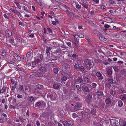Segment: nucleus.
Here are the masks:
<instances>
[{
  "mask_svg": "<svg viewBox=\"0 0 126 126\" xmlns=\"http://www.w3.org/2000/svg\"><path fill=\"white\" fill-rule=\"evenodd\" d=\"M84 62L87 68H91L92 63H93L92 60L89 59H86L84 60Z\"/></svg>",
  "mask_w": 126,
  "mask_h": 126,
  "instance_id": "1",
  "label": "nucleus"
},
{
  "mask_svg": "<svg viewBox=\"0 0 126 126\" xmlns=\"http://www.w3.org/2000/svg\"><path fill=\"white\" fill-rule=\"evenodd\" d=\"M106 73L109 77L111 78L112 77V69H108Z\"/></svg>",
  "mask_w": 126,
  "mask_h": 126,
  "instance_id": "2",
  "label": "nucleus"
},
{
  "mask_svg": "<svg viewBox=\"0 0 126 126\" xmlns=\"http://www.w3.org/2000/svg\"><path fill=\"white\" fill-rule=\"evenodd\" d=\"M81 88L83 90L86 92H89L90 91L89 88L85 85L82 86L81 87Z\"/></svg>",
  "mask_w": 126,
  "mask_h": 126,
  "instance_id": "3",
  "label": "nucleus"
},
{
  "mask_svg": "<svg viewBox=\"0 0 126 126\" xmlns=\"http://www.w3.org/2000/svg\"><path fill=\"white\" fill-rule=\"evenodd\" d=\"M96 94H97V97L98 98L104 95L103 92L99 90L98 91L96 92Z\"/></svg>",
  "mask_w": 126,
  "mask_h": 126,
  "instance_id": "4",
  "label": "nucleus"
},
{
  "mask_svg": "<svg viewBox=\"0 0 126 126\" xmlns=\"http://www.w3.org/2000/svg\"><path fill=\"white\" fill-rule=\"evenodd\" d=\"M6 35V37L9 38L11 36V32L8 30H7L5 31Z\"/></svg>",
  "mask_w": 126,
  "mask_h": 126,
  "instance_id": "5",
  "label": "nucleus"
},
{
  "mask_svg": "<svg viewBox=\"0 0 126 126\" xmlns=\"http://www.w3.org/2000/svg\"><path fill=\"white\" fill-rule=\"evenodd\" d=\"M32 51H30L28 52L26 54V57L27 58H28L29 57H32Z\"/></svg>",
  "mask_w": 126,
  "mask_h": 126,
  "instance_id": "6",
  "label": "nucleus"
},
{
  "mask_svg": "<svg viewBox=\"0 0 126 126\" xmlns=\"http://www.w3.org/2000/svg\"><path fill=\"white\" fill-rule=\"evenodd\" d=\"M14 56L15 58L18 61L21 60V57L20 56L18 55L17 54L14 53Z\"/></svg>",
  "mask_w": 126,
  "mask_h": 126,
  "instance_id": "7",
  "label": "nucleus"
},
{
  "mask_svg": "<svg viewBox=\"0 0 126 126\" xmlns=\"http://www.w3.org/2000/svg\"><path fill=\"white\" fill-rule=\"evenodd\" d=\"M96 76H97L99 79L102 80L103 79V77L101 73L100 72H98L96 74Z\"/></svg>",
  "mask_w": 126,
  "mask_h": 126,
  "instance_id": "8",
  "label": "nucleus"
},
{
  "mask_svg": "<svg viewBox=\"0 0 126 126\" xmlns=\"http://www.w3.org/2000/svg\"><path fill=\"white\" fill-rule=\"evenodd\" d=\"M91 113L94 115L96 114L97 111L95 108H93L91 110Z\"/></svg>",
  "mask_w": 126,
  "mask_h": 126,
  "instance_id": "9",
  "label": "nucleus"
},
{
  "mask_svg": "<svg viewBox=\"0 0 126 126\" xmlns=\"http://www.w3.org/2000/svg\"><path fill=\"white\" fill-rule=\"evenodd\" d=\"M47 49H46V53L47 54L48 56H49L50 55V53L49 51L51 50V48L49 47L48 46L46 47Z\"/></svg>",
  "mask_w": 126,
  "mask_h": 126,
  "instance_id": "10",
  "label": "nucleus"
},
{
  "mask_svg": "<svg viewBox=\"0 0 126 126\" xmlns=\"http://www.w3.org/2000/svg\"><path fill=\"white\" fill-rule=\"evenodd\" d=\"M70 65L69 64L67 63H64L63 64V67L64 69L65 70H66L69 67Z\"/></svg>",
  "mask_w": 126,
  "mask_h": 126,
  "instance_id": "11",
  "label": "nucleus"
},
{
  "mask_svg": "<svg viewBox=\"0 0 126 126\" xmlns=\"http://www.w3.org/2000/svg\"><path fill=\"white\" fill-rule=\"evenodd\" d=\"M120 98L122 100H125L126 99V94H124L123 95H120Z\"/></svg>",
  "mask_w": 126,
  "mask_h": 126,
  "instance_id": "12",
  "label": "nucleus"
},
{
  "mask_svg": "<svg viewBox=\"0 0 126 126\" xmlns=\"http://www.w3.org/2000/svg\"><path fill=\"white\" fill-rule=\"evenodd\" d=\"M15 62V60L13 58L11 59L8 61L9 63L11 64H12L14 63Z\"/></svg>",
  "mask_w": 126,
  "mask_h": 126,
  "instance_id": "13",
  "label": "nucleus"
},
{
  "mask_svg": "<svg viewBox=\"0 0 126 126\" xmlns=\"http://www.w3.org/2000/svg\"><path fill=\"white\" fill-rule=\"evenodd\" d=\"M40 71L43 73H45L46 72L47 69L46 68L44 67H41L40 69Z\"/></svg>",
  "mask_w": 126,
  "mask_h": 126,
  "instance_id": "14",
  "label": "nucleus"
},
{
  "mask_svg": "<svg viewBox=\"0 0 126 126\" xmlns=\"http://www.w3.org/2000/svg\"><path fill=\"white\" fill-rule=\"evenodd\" d=\"M86 97L88 100H91L92 98V94H88L86 96Z\"/></svg>",
  "mask_w": 126,
  "mask_h": 126,
  "instance_id": "15",
  "label": "nucleus"
},
{
  "mask_svg": "<svg viewBox=\"0 0 126 126\" xmlns=\"http://www.w3.org/2000/svg\"><path fill=\"white\" fill-rule=\"evenodd\" d=\"M69 122L67 123V126H72L73 125V122L70 120H68Z\"/></svg>",
  "mask_w": 126,
  "mask_h": 126,
  "instance_id": "16",
  "label": "nucleus"
},
{
  "mask_svg": "<svg viewBox=\"0 0 126 126\" xmlns=\"http://www.w3.org/2000/svg\"><path fill=\"white\" fill-rule=\"evenodd\" d=\"M76 105L79 108L82 106V104L78 102L76 103Z\"/></svg>",
  "mask_w": 126,
  "mask_h": 126,
  "instance_id": "17",
  "label": "nucleus"
},
{
  "mask_svg": "<svg viewBox=\"0 0 126 126\" xmlns=\"http://www.w3.org/2000/svg\"><path fill=\"white\" fill-rule=\"evenodd\" d=\"M85 82L89 83L90 82V79L87 77H85L83 79Z\"/></svg>",
  "mask_w": 126,
  "mask_h": 126,
  "instance_id": "18",
  "label": "nucleus"
},
{
  "mask_svg": "<svg viewBox=\"0 0 126 126\" xmlns=\"http://www.w3.org/2000/svg\"><path fill=\"white\" fill-rule=\"evenodd\" d=\"M113 68L115 71L118 72L119 70V67L118 66H115Z\"/></svg>",
  "mask_w": 126,
  "mask_h": 126,
  "instance_id": "19",
  "label": "nucleus"
},
{
  "mask_svg": "<svg viewBox=\"0 0 126 126\" xmlns=\"http://www.w3.org/2000/svg\"><path fill=\"white\" fill-rule=\"evenodd\" d=\"M47 29L48 30V31L49 32V33L50 34H54V32H53L52 31V30H51V29L48 27L47 28Z\"/></svg>",
  "mask_w": 126,
  "mask_h": 126,
  "instance_id": "20",
  "label": "nucleus"
},
{
  "mask_svg": "<svg viewBox=\"0 0 126 126\" xmlns=\"http://www.w3.org/2000/svg\"><path fill=\"white\" fill-rule=\"evenodd\" d=\"M42 105L41 103L40 102H37L36 104L35 105V107H39L41 106Z\"/></svg>",
  "mask_w": 126,
  "mask_h": 126,
  "instance_id": "21",
  "label": "nucleus"
},
{
  "mask_svg": "<svg viewBox=\"0 0 126 126\" xmlns=\"http://www.w3.org/2000/svg\"><path fill=\"white\" fill-rule=\"evenodd\" d=\"M74 67L75 69H76L78 71H79V69L80 66L77 64H75L74 66Z\"/></svg>",
  "mask_w": 126,
  "mask_h": 126,
  "instance_id": "22",
  "label": "nucleus"
},
{
  "mask_svg": "<svg viewBox=\"0 0 126 126\" xmlns=\"http://www.w3.org/2000/svg\"><path fill=\"white\" fill-rule=\"evenodd\" d=\"M77 80L79 82L81 83L83 82V79L82 78L79 77L78 78Z\"/></svg>",
  "mask_w": 126,
  "mask_h": 126,
  "instance_id": "23",
  "label": "nucleus"
},
{
  "mask_svg": "<svg viewBox=\"0 0 126 126\" xmlns=\"http://www.w3.org/2000/svg\"><path fill=\"white\" fill-rule=\"evenodd\" d=\"M111 101V100L109 98H107L106 99L105 102L106 104H109Z\"/></svg>",
  "mask_w": 126,
  "mask_h": 126,
  "instance_id": "24",
  "label": "nucleus"
},
{
  "mask_svg": "<svg viewBox=\"0 0 126 126\" xmlns=\"http://www.w3.org/2000/svg\"><path fill=\"white\" fill-rule=\"evenodd\" d=\"M53 88L56 89H57L59 88V85L57 84H54L53 86Z\"/></svg>",
  "mask_w": 126,
  "mask_h": 126,
  "instance_id": "25",
  "label": "nucleus"
},
{
  "mask_svg": "<svg viewBox=\"0 0 126 126\" xmlns=\"http://www.w3.org/2000/svg\"><path fill=\"white\" fill-rule=\"evenodd\" d=\"M6 87L5 86L3 87L0 90V93H3L5 91Z\"/></svg>",
  "mask_w": 126,
  "mask_h": 126,
  "instance_id": "26",
  "label": "nucleus"
},
{
  "mask_svg": "<svg viewBox=\"0 0 126 126\" xmlns=\"http://www.w3.org/2000/svg\"><path fill=\"white\" fill-rule=\"evenodd\" d=\"M23 103L22 102L21 103L20 102H19L17 105V106L18 107H20V108H22V107L21 106H23Z\"/></svg>",
  "mask_w": 126,
  "mask_h": 126,
  "instance_id": "27",
  "label": "nucleus"
},
{
  "mask_svg": "<svg viewBox=\"0 0 126 126\" xmlns=\"http://www.w3.org/2000/svg\"><path fill=\"white\" fill-rule=\"evenodd\" d=\"M29 100L30 101L32 102L34 100V98L33 97L31 96L29 98Z\"/></svg>",
  "mask_w": 126,
  "mask_h": 126,
  "instance_id": "28",
  "label": "nucleus"
},
{
  "mask_svg": "<svg viewBox=\"0 0 126 126\" xmlns=\"http://www.w3.org/2000/svg\"><path fill=\"white\" fill-rule=\"evenodd\" d=\"M124 90V89L122 88H119L118 89V92L120 93H125Z\"/></svg>",
  "mask_w": 126,
  "mask_h": 126,
  "instance_id": "29",
  "label": "nucleus"
},
{
  "mask_svg": "<svg viewBox=\"0 0 126 126\" xmlns=\"http://www.w3.org/2000/svg\"><path fill=\"white\" fill-rule=\"evenodd\" d=\"M82 5L85 8H86L87 9H88V6L86 4L83 2L82 3Z\"/></svg>",
  "mask_w": 126,
  "mask_h": 126,
  "instance_id": "30",
  "label": "nucleus"
},
{
  "mask_svg": "<svg viewBox=\"0 0 126 126\" xmlns=\"http://www.w3.org/2000/svg\"><path fill=\"white\" fill-rule=\"evenodd\" d=\"M105 85L108 88H110L111 86V84L108 83H106Z\"/></svg>",
  "mask_w": 126,
  "mask_h": 126,
  "instance_id": "31",
  "label": "nucleus"
},
{
  "mask_svg": "<svg viewBox=\"0 0 126 126\" xmlns=\"http://www.w3.org/2000/svg\"><path fill=\"white\" fill-rule=\"evenodd\" d=\"M84 70V68L83 66H81L80 67L79 71H81L82 72Z\"/></svg>",
  "mask_w": 126,
  "mask_h": 126,
  "instance_id": "32",
  "label": "nucleus"
},
{
  "mask_svg": "<svg viewBox=\"0 0 126 126\" xmlns=\"http://www.w3.org/2000/svg\"><path fill=\"white\" fill-rule=\"evenodd\" d=\"M67 79V78L65 76H63L61 78V80L63 81H66Z\"/></svg>",
  "mask_w": 126,
  "mask_h": 126,
  "instance_id": "33",
  "label": "nucleus"
},
{
  "mask_svg": "<svg viewBox=\"0 0 126 126\" xmlns=\"http://www.w3.org/2000/svg\"><path fill=\"white\" fill-rule=\"evenodd\" d=\"M36 87L38 89H41L43 87V85L40 84H38L36 85Z\"/></svg>",
  "mask_w": 126,
  "mask_h": 126,
  "instance_id": "34",
  "label": "nucleus"
},
{
  "mask_svg": "<svg viewBox=\"0 0 126 126\" xmlns=\"http://www.w3.org/2000/svg\"><path fill=\"white\" fill-rule=\"evenodd\" d=\"M118 105L119 107H121L123 105L122 102L121 100L119 101L118 102Z\"/></svg>",
  "mask_w": 126,
  "mask_h": 126,
  "instance_id": "35",
  "label": "nucleus"
},
{
  "mask_svg": "<svg viewBox=\"0 0 126 126\" xmlns=\"http://www.w3.org/2000/svg\"><path fill=\"white\" fill-rule=\"evenodd\" d=\"M107 80L109 82H110L112 84L113 83V82L114 81V80L113 79L111 78L108 79H107Z\"/></svg>",
  "mask_w": 126,
  "mask_h": 126,
  "instance_id": "36",
  "label": "nucleus"
},
{
  "mask_svg": "<svg viewBox=\"0 0 126 126\" xmlns=\"http://www.w3.org/2000/svg\"><path fill=\"white\" fill-rule=\"evenodd\" d=\"M16 38L18 40L19 42H20V40L21 41V39H22L20 36L19 37L17 35L16 36Z\"/></svg>",
  "mask_w": 126,
  "mask_h": 126,
  "instance_id": "37",
  "label": "nucleus"
},
{
  "mask_svg": "<svg viewBox=\"0 0 126 126\" xmlns=\"http://www.w3.org/2000/svg\"><path fill=\"white\" fill-rule=\"evenodd\" d=\"M119 84L117 83H113V86L116 88H118L119 87Z\"/></svg>",
  "mask_w": 126,
  "mask_h": 126,
  "instance_id": "38",
  "label": "nucleus"
},
{
  "mask_svg": "<svg viewBox=\"0 0 126 126\" xmlns=\"http://www.w3.org/2000/svg\"><path fill=\"white\" fill-rule=\"evenodd\" d=\"M37 76L38 77H42L43 76V75L41 72H39L37 73Z\"/></svg>",
  "mask_w": 126,
  "mask_h": 126,
  "instance_id": "39",
  "label": "nucleus"
},
{
  "mask_svg": "<svg viewBox=\"0 0 126 126\" xmlns=\"http://www.w3.org/2000/svg\"><path fill=\"white\" fill-rule=\"evenodd\" d=\"M73 109L75 111H77L78 110H79V108L77 106H76V105L74 107Z\"/></svg>",
  "mask_w": 126,
  "mask_h": 126,
  "instance_id": "40",
  "label": "nucleus"
},
{
  "mask_svg": "<svg viewBox=\"0 0 126 126\" xmlns=\"http://www.w3.org/2000/svg\"><path fill=\"white\" fill-rule=\"evenodd\" d=\"M74 36L75 38H76L77 39H76V40L77 42H78V41L79 42V36L78 35H75Z\"/></svg>",
  "mask_w": 126,
  "mask_h": 126,
  "instance_id": "41",
  "label": "nucleus"
},
{
  "mask_svg": "<svg viewBox=\"0 0 126 126\" xmlns=\"http://www.w3.org/2000/svg\"><path fill=\"white\" fill-rule=\"evenodd\" d=\"M110 93L111 95L113 96L115 94V93L114 92L113 90H112L110 91Z\"/></svg>",
  "mask_w": 126,
  "mask_h": 126,
  "instance_id": "42",
  "label": "nucleus"
},
{
  "mask_svg": "<svg viewBox=\"0 0 126 126\" xmlns=\"http://www.w3.org/2000/svg\"><path fill=\"white\" fill-rule=\"evenodd\" d=\"M9 41L10 43H12V44L13 45V43H14L13 38L12 37L11 38L9 39Z\"/></svg>",
  "mask_w": 126,
  "mask_h": 126,
  "instance_id": "43",
  "label": "nucleus"
},
{
  "mask_svg": "<svg viewBox=\"0 0 126 126\" xmlns=\"http://www.w3.org/2000/svg\"><path fill=\"white\" fill-rule=\"evenodd\" d=\"M15 3L17 6V7L19 9H20L21 8V7L18 3L16 2H15Z\"/></svg>",
  "mask_w": 126,
  "mask_h": 126,
  "instance_id": "44",
  "label": "nucleus"
},
{
  "mask_svg": "<svg viewBox=\"0 0 126 126\" xmlns=\"http://www.w3.org/2000/svg\"><path fill=\"white\" fill-rule=\"evenodd\" d=\"M92 87L94 88H95L96 87L97 84L95 83H93L92 84Z\"/></svg>",
  "mask_w": 126,
  "mask_h": 126,
  "instance_id": "45",
  "label": "nucleus"
},
{
  "mask_svg": "<svg viewBox=\"0 0 126 126\" xmlns=\"http://www.w3.org/2000/svg\"><path fill=\"white\" fill-rule=\"evenodd\" d=\"M62 123L65 126H67V123L64 121H62Z\"/></svg>",
  "mask_w": 126,
  "mask_h": 126,
  "instance_id": "46",
  "label": "nucleus"
},
{
  "mask_svg": "<svg viewBox=\"0 0 126 126\" xmlns=\"http://www.w3.org/2000/svg\"><path fill=\"white\" fill-rule=\"evenodd\" d=\"M125 71L124 70H122L121 71V74L122 75H125L126 73Z\"/></svg>",
  "mask_w": 126,
  "mask_h": 126,
  "instance_id": "47",
  "label": "nucleus"
},
{
  "mask_svg": "<svg viewBox=\"0 0 126 126\" xmlns=\"http://www.w3.org/2000/svg\"><path fill=\"white\" fill-rule=\"evenodd\" d=\"M53 71L54 73L57 74L58 73V70L57 69V68H55L54 69Z\"/></svg>",
  "mask_w": 126,
  "mask_h": 126,
  "instance_id": "48",
  "label": "nucleus"
},
{
  "mask_svg": "<svg viewBox=\"0 0 126 126\" xmlns=\"http://www.w3.org/2000/svg\"><path fill=\"white\" fill-rule=\"evenodd\" d=\"M78 116V115L76 113H73L72 115L73 117L75 118Z\"/></svg>",
  "mask_w": 126,
  "mask_h": 126,
  "instance_id": "49",
  "label": "nucleus"
},
{
  "mask_svg": "<svg viewBox=\"0 0 126 126\" xmlns=\"http://www.w3.org/2000/svg\"><path fill=\"white\" fill-rule=\"evenodd\" d=\"M23 88V86L22 85H20L19 88V90L20 91L22 90Z\"/></svg>",
  "mask_w": 126,
  "mask_h": 126,
  "instance_id": "50",
  "label": "nucleus"
},
{
  "mask_svg": "<svg viewBox=\"0 0 126 126\" xmlns=\"http://www.w3.org/2000/svg\"><path fill=\"white\" fill-rule=\"evenodd\" d=\"M76 87L78 90L80 91V90H81V89L79 87V85H77L76 86Z\"/></svg>",
  "mask_w": 126,
  "mask_h": 126,
  "instance_id": "51",
  "label": "nucleus"
},
{
  "mask_svg": "<svg viewBox=\"0 0 126 126\" xmlns=\"http://www.w3.org/2000/svg\"><path fill=\"white\" fill-rule=\"evenodd\" d=\"M85 112L87 113H89L90 112V111L88 109H85Z\"/></svg>",
  "mask_w": 126,
  "mask_h": 126,
  "instance_id": "52",
  "label": "nucleus"
},
{
  "mask_svg": "<svg viewBox=\"0 0 126 126\" xmlns=\"http://www.w3.org/2000/svg\"><path fill=\"white\" fill-rule=\"evenodd\" d=\"M103 64L105 65H107L109 63L107 61H104L103 62Z\"/></svg>",
  "mask_w": 126,
  "mask_h": 126,
  "instance_id": "53",
  "label": "nucleus"
},
{
  "mask_svg": "<svg viewBox=\"0 0 126 126\" xmlns=\"http://www.w3.org/2000/svg\"><path fill=\"white\" fill-rule=\"evenodd\" d=\"M84 36L83 34H80L79 35V38L80 37L81 38H84Z\"/></svg>",
  "mask_w": 126,
  "mask_h": 126,
  "instance_id": "54",
  "label": "nucleus"
},
{
  "mask_svg": "<svg viewBox=\"0 0 126 126\" xmlns=\"http://www.w3.org/2000/svg\"><path fill=\"white\" fill-rule=\"evenodd\" d=\"M49 97L51 100H53V95L52 94H49Z\"/></svg>",
  "mask_w": 126,
  "mask_h": 126,
  "instance_id": "55",
  "label": "nucleus"
},
{
  "mask_svg": "<svg viewBox=\"0 0 126 126\" xmlns=\"http://www.w3.org/2000/svg\"><path fill=\"white\" fill-rule=\"evenodd\" d=\"M41 103H42V105H43L44 106L43 107L44 108H45V106H46V103L43 101H41Z\"/></svg>",
  "mask_w": 126,
  "mask_h": 126,
  "instance_id": "56",
  "label": "nucleus"
},
{
  "mask_svg": "<svg viewBox=\"0 0 126 126\" xmlns=\"http://www.w3.org/2000/svg\"><path fill=\"white\" fill-rule=\"evenodd\" d=\"M76 7L77 9H80L81 8V7L80 5H79V4H77L76 5Z\"/></svg>",
  "mask_w": 126,
  "mask_h": 126,
  "instance_id": "57",
  "label": "nucleus"
},
{
  "mask_svg": "<svg viewBox=\"0 0 126 126\" xmlns=\"http://www.w3.org/2000/svg\"><path fill=\"white\" fill-rule=\"evenodd\" d=\"M122 126H126V121H125L123 122Z\"/></svg>",
  "mask_w": 126,
  "mask_h": 126,
  "instance_id": "58",
  "label": "nucleus"
},
{
  "mask_svg": "<svg viewBox=\"0 0 126 126\" xmlns=\"http://www.w3.org/2000/svg\"><path fill=\"white\" fill-rule=\"evenodd\" d=\"M26 40L25 39H21V43H26Z\"/></svg>",
  "mask_w": 126,
  "mask_h": 126,
  "instance_id": "59",
  "label": "nucleus"
},
{
  "mask_svg": "<svg viewBox=\"0 0 126 126\" xmlns=\"http://www.w3.org/2000/svg\"><path fill=\"white\" fill-rule=\"evenodd\" d=\"M98 34L99 35V36H100L99 37V38L100 39V37H101V38H102V35L101 33H100L99 32H98Z\"/></svg>",
  "mask_w": 126,
  "mask_h": 126,
  "instance_id": "60",
  "label": "nucleus"
},
{
  "mask_svg": "<svg viewBox=\"0 0 126 126\" xmlns=\"http://www.w3.org/2000/svg\"><path fill=\"white\" fill-rule=\"evenodd\" d=\"M111 29L112 30H116L117 29H118V28L116 26H114Z\"/></svg>",
  "mask_w": 126,
  "mask_h": 126,
  "instance_id": "61",
  "label": "nucleus"
},
{
  "mask_svg": "<svg viewBox=\"0 0 126 126\" xmlns=\"http://www.w3.org/2000/svg\"><path fill=\"white\" fill-rule=\"evenodd\" d=\"M104 27L106 29L107 28L109 27H110V26L108 24H106L104 25Z\"/></svg>",
  "mask_w": 126,
  "mask_h": 126,
  "instance_id": "62",
  "label": "nucleus"
},
{
  "mask_svg": "<svg viewBox=\"0 0 126 126\" xmlns=\"http://www.w3.org/2000/svg\"><path fill=\"white\" fill-rule=\"evenodd\" d=\"M80 121L81 122H83V121H84V118H83V115H82V117L80 119Z\"/></svg>",
  "mask_w": 126,
  "mask_h": 126,
  "instance_id": "63",
  "label": "nucleus"
},
{
  "mask_svg": "<svg viewBox=\"0 0 126 126\" xmlns=\"http://www.w3.org/2000/svg\"><path fill=\"white\" fill-rule=\"evenodd\" d=\"M40 61V60L39 59H37L35 61V63L36 64L38 63Z\"/></svg>",
  "mask_w": 126,
  "mask_h": 126,
  "instance_id": "64",
  "label": "nucleus"
}]
</instances>
